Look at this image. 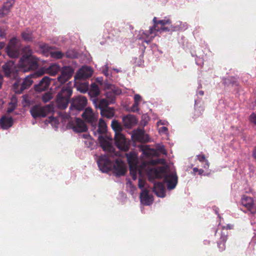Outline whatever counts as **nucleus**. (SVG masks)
<instances>
[{
  "instance_id": "f257e3e1",
  "label": "nucleus",
  "mask_w": 256,
  "mask_h": 256,
  "mask_svg": "<svg viewBox=\"0 0 256 256\" xmlns=\"http://www.w3.org/2000/svg\"><path fill=\"white\" fill-rule=\"evenodd\" d=\"M158 162V160H155L144 161L141 165L135 166L134 168L130 166V174L132 178L134 180L136 179L138 171L140 175L146 172L150 180L155 178H164V182L167 184L168 188L174 189L178 182V177L176 173L170 172L168 166L156 167L155 164Z\"/></svg>"
},
{
  "instance_id": "f03ea898",
  "label": "nucleus",
  "mask_w": 256,
  "mask_h": 256,
  "mask_svg": "<svg viewBox=\"0 0 256 256\" xmlns=\"http://www.w3.org/2000/svg\"><path fill=\"white\" fill-rule=\"evenodd\" d=\"M54 106L52 103H50L44 106H42L38 104L34 106L30 109V113L32 116L36 119L39 118H44L48 114L54 112Z\"/></svg>"
},
{
  "instance_id": "7ed1b4c3",
  "label": "nucleus",
  "mask_w": 256,
  "mask_h": 256,
  "mask_svg": "<svg viewBox=\"0 0 256 256\" xmlns=\"http://www.w3.org/2000/svg\"><path fill=\"white\" fill-rule=\"evenodd\" d=\"M44 74V72L42 70H39L37 72L28 76L23 80L20 89L18 88L19 85L18 83L16 82H15L13 85L14 92L18 94H21L24 90L28 88L32 84L33 82V81L32 80V78L41 76Z\"/></svg>"
},
{
  "instance_id": "20e7f679",
  "label": "nucleus",
  "mask_w": 256,
  "mask_h": 256,
  "mask_svg": "<svg viewBox=\"0 0 256 256\" xmlns=\"http://www.w3.org/2000/svg\"><path fill=\"white\" fill-rule=\"evenodd\" d=\"M154 26L150 28V33L152 34L154 30L156 32H166L174 30L175 28L171 25V21L168 18H164V20H158L156 18H153Z\"/></svg>"
},
{
  "instance_id": "39448f33",
  "label": "nucleus",
  "mask_w": 256,
  "mask_h": 256,
  "mask_svg": "<svg viewBox=\"0 0 256 256\" xmlns=\"http://www.w3.org/2000/svg\"><path fill=\"white\" fill-rule=\"evenodd\" d=\"M38 59L36 57L20 58L18 65V68L24 72L34 70L38 68Z\"/></svg>"
},
{
  "instance_id": "423d86ee",
  "label": "nucleus",
  "mask_w": 256,
  "mask_h": 256,
  "mask_svg": "<svg viewBox=\"0 0 256 256\" xmlns=\"http://www.w3.org/2000/svg\"><path fill=\"white\" fill-rule=\"evenodd\" d=\"M6 50L10 57L12 58L18 57L20 54V43L16 38H13L10 40L6 48Z\"/></svg>"
},
{
  "instance_id": "0eeeda50",
  "label": "nucleus",
  "mask_w": 256,
  "mask_h": 256,
  "mask_svg": "<svg viewBox=\"0 0 256 256\" xmlns=\"http://www.w3.org/2000/svg\"><path fill=\"white\" fill-rule=\"evenodd\" d=\"M4 76L12 79L16 80L18 78V68L12 60L8 62L2 66Z\"/></svg>"
},
{
  "instance_id": "6e6552de",
  "label": "nucleus",
  "mask_w": 256,
  "mask_h": 256,
  "mask_svg": "<svg viewBox=\"0 0 256 256\" xmlns=\"http://www.w3.org/2000/svg\"><path fill=\"white\" fill-rule=\"evenodd\" d=\"M37 44L42 51L43 54L46 56H50V57L56 59L60 58L62 56V54L61 52L54 51L52 48L47 44L38 42Z\"/></svg>"
},
{
  "instance_id": "1a4fd4ad",
  "label": "nucleus",
  "mask_w": 256,
  "mask_h": 256,
  "mask_svg": "<svg viewBox=\"0 0 256 256\" xmlns=\"http://www.w3.org/2000/svg\"><path fill=\"white\" fill-rule=\"evenodd\" d=\"M98 116V114L94 112L92 109L90 108H86L82 114V118L86 122L90 124L94 128H96Z\"/></svg>"
},
{
  "instance_id": "9d476101",
  "label": "nucleus",
  "mask_w": 256,
  "mask_h": 256,
  "mask_svg": "<svg viewBox=\"0 0 256 256\" xmlns=\"http://www.w3.org/2000/svg\"><path fill=\"white\" fill-rule=\"evenodd\" d=\"M68 128H72L74 131L77 132H84L87 130L86 124L80 118H75L67 126Z\"/></svg>"
},
{
  "instance_id": "9b49d317",
  "label": "nucleus",
  "mask_w": 256,
  "mask_h": 256,
  "mask_svg": "<svg viewBox=\"0 0 256 256\" xmlns=\"http://www.w3.org/2000/svg\"><path fill=\"white\" fill-rule=\"evenodd\" d=\"M115 142L116 146L120 150L124 151H126L128 150L130 144L122 134L118 133L115 134Z\"/></svg>"
},
{
  "instance_id": "f8f14e48",
  "label": "nucleus",
  "mask_w": 256,
  "mask_h": 256,
  "mask_svg": "<svg viewBox=\"0 0 256 256\" xmlns=\"http://www.w3.org/2000/svg\"><path fill=\"white\" fill-rule=\"evenodd\" d=\"M93 73L91 68L88 66H82L76 73L74 78L76 80H84L90 77Z\"/></svg>"
},
{
  "instance_id": "ddd939ff",
  "label": "nucleus",
  "mask_w": 256,
  "mask_h": 256,
  "mask_svg": "<svg viewBox=\"0 0 256 256\" xmlns=\"http://www.w3.org/2000/svg\"><path fill=\"white\" fill-rule=\"evenodd\" d=\"M242 205L244 206L250 213L256 214V204L252 198L244 196L241 200Z\"/></svg>"
},
{
  "instance_id": "4468645a",
  "label": "nucleus",
  "mask_w": 256,
  "mask_h": 256,
  "mask_svg": "<svg viewBox=\"0 0 256 256\" xmlns=\"http://www.w3.org/2000/svg\"><path fill=\"white\" fill-rule=\"evenodd\" d=\"M108 156H102L99 158L97 162L100 170L103 172H106L112 168V163Z\"/></svg>"
},
{
  "instance_id": "2eb2a0df",
  "label": "nucleus",
  "mask_w": 256,
  "mask_h": 256,
  "mask_svg": "<svg viewBox=\"0 0 256 256\" xmlns=\"http://www.w3.org/2000/svg\"><path fill=\"white\" fill-rule=\"evenodd\" d=\"M98 141L104 151H108L111 152L112 150V138H110L108 136H99Z\"/></svg>"
},
{
  "instance_id": "dca6fc26",
  "label": "nucleus",
  "mask_w": 256,
  "mask_h": 256,
  "mask_svg": "<svg viewBox=\"0 0 256 256\" xmlns=\"http://www.w3.org/2000/svg\"><path fill=\"white\" fill-rule=\"evenodd\" d=\"M98 141L104 151H108L111 152L112 150V138H110L108 136H99Z\"/></svg>"
},
{
  "instance_id": "f3484780",
  "label": "nucleus",
  "mask_w": 256,
  "mask_h": 256,
  "mask_svg": "<svg viewBox=\"0 0 256 256\" xmlns=\"http://www.w3.org/2000/svg\"><path fill=\"white\" fill-rule=\"evenodd\" d=\"M114 172L117 176L124 175L126 172L125 164L121 160H116L114 165Z\"/></svg>"
},
{
  "instance_id": "a211bd4d",
  "label": "nucleus",
  "mask_w": 256,
  "mask_h": 256,
  "mask_svg": "<svg viewBox=\"0 0 256 256\" xmlns=\"http://www.w3.org/2000/svg\"><path fill=\"white\" fill-rule=\"evenodd\" d=\"M51 79L48 76H44L38 84L35 86V90L37 92H42L46 90L50 86Z\"/></svg>"
},
{
  "instance_id": "6ab92c4d",
  "label": "nucleus",
  "mask_w": 256,
  "mask_h": 256,
  "mask_svg": "<svg viewBox=\"0 0 256 256\" xmlns=\"http://www.w3.org/2000/svg\"><path fill=\"white\" fill-rule=\"evenodd\" d=\"M14 4V0H7L0 9V18H4L10 12Z\"/></svg>"
},
{
  "instance_id": "aec40b11",
  "label": "nucleus",
  "mask_w": 256,
  "mask_h": 256,
  "mask_svg": "<svg viewBox=\"0 0 256 256\" xmlns=\"http://www.w3.org/2000/svg\"><path fill=\"white\" fill-rule=\"evenodd\" d=\"M87 104V99L82 96H80L74 98L72 105L78 110L83 108Z\"/></svg>"
},
{
  "instance_id": "412c9836",
  "label": "nucleus",
  "mask_w": 256,
  "mask_h": 256,
  "mask_svg": "<svg viewBox=\"0 0 256 256\" xmlns=\"http://www.w3.org/2000/svg\"><path fill=\"white\" fill-rule=\"evenodd\" d=\"M122 122L124 126L130 128L137 124L138 120L134 116L128 114L123 117Z\"/></svg>"
},
{
  "instance_id": "4be33fe9",
  "label": "nucleus",
  "mask_w": 256,
  "mask_h": 256,
  "mask_svg": "<svg viewBox=\"0 0 256 256\" xmlns=\"http://www.w3.org/2000/svg\"><path fill=\"white\" fill-rule=\"evenodd\" d=\"M140 202L144 204L150 205L152 202V198L148 195V191L146 189L142 190L140 194Z\"/></svg>"
},
{
  "instance_id": "5701e85b",
  "label": "nucleus",
  "mask_w": 256,
  "mask_h": 256,
  "mask_svg": "<svg viewBox=\"0 0 256 256\" xmlns=\"http://www.w3.org/2000/svg\"><path fill=\"white\" fill-rule=\"evenodd\" d=\"M132 138L134 140L140 142H146L148 141V136L145 134L142 130H138L134 132L132 136Z\"/></svg>"
},
{
  "instance_id": "b1692460",
  "label": "nucleus",
  "mask_w": 256,
  "mask_h": 256,
  "mask_svg": "<svg viewBox=\"0 0 256 256\" xmlns=\"http://www.w3.org/2000/svg\"><path fill=\"white\" fill-rule=\"evenodd\" d=\"M154 192L158 197L163 198L165 196V188L162 183H154Z\"/></svg>"
},
{
  "instance_id": "393cba45",
  "label": "nucleus",
  "mask_w": 256,
  "mask_h": 256,
  "mask_svg": "<svg viewBox=\"0 0 256 256\" xmlns=\"http://www.w3.org/2000/svg\"><path fill=\"white\" fill-rule=\"evenodd\" d=\"M56 104L58 108L64 110V86H62L61 90L56 96Z\"/></svg>"
},
{
  "instance_id": "a878e982",
  "label": "nucleus",
  "mask_w": 256,
  "mask_h": 256,
  "mask_svg": "<svg viewBox=\"0 0 256 256\" xmlns=\"http://www.w3.org/2000/svg\"><path fill=\"white\" fill-rule=\"evenodd\" d=\"M21 36L22 40L26 42H32L35 38L32 31L28 28L22 32Z\"/></svg>"
},
{
  "instance_id": "bb28decb",
  "label": "nucleus",
  "mask_w": 256,
  "mask_h": 256,
  "mask_svg": "<svg viewBox=\"0 0 256 256\" xmlns=\"http://www.w3.org/2000/svg\"><path fill=\"white\" fill-rule=\"evenodd\" d=\"M13 120L12 118L3 116L0 119V125L2 129H8L12 126Z\"/></svg>"
},
{
  "instance_id": "cd10ccee",
  "label": "nucleus",
  "mask_w": 256,
  "mask_h": 256,
  "mask_svg": "<svg viewBox=\"0 0 256 256\" xmlns=\"http://www.w3.org/2000/svg\"><path fill=\"white\" fill-rule=\"evenodd\" d=\"M130 166L132 168L138 166V156L134 152H130L126 154Z\"/></svg>"
},
{
  "instance_id": "c85d7f7f",
  "label": "nucleus",
  "mask_w": 256,
  "mask_h": 256,
  "mask_svg": "<svg viewBox=\"0 0 256 256\" xmlns=\"http://www.w3.org/2000/svg\"><path fill=\"white\" fill-rule=\"evenodd\" d=\"M156 30H154V32L151 34L150 33V30L148 32H146L144 31H140V38L144 40V41L147 43L150 42L152 39L155 37L156 34Z\"/></svg>"
},
{
  "instance_id": "c756f323",
  "label": "nucleus",
  "mask_w": 256,
  "mask_h": 256,
  "mask_svg": "<svg viewBox=\"0 0 256 256\" xmlns=\"http://www.w3.org/2000/svg\"><path fill=\"white\" fill-rule=\"evenodd\" d=\"M44 73H48L52 76H54L60 70V66L56 64L50 65L44 70L42 68Z\"/></svg>"
},
{
  "instance_id": "7c9ffc66",
  "label": "nucleus",
  "mask_w": 256,
  "mask_h": 256,
  "mask_svg": "<svg viewBox=\"0 0 256 256\" xmlns=\"http://www.w3.org/2000/svg\"><path fill=\"white\" fill-rule=\"evenodd\" d=\"M142 100L141 96L136 94L134 96V103L130 108V111L132 112H139V104Z\"/></svg>"
},
{
  "instance_id": "2f4dec72",
  "label": "nucleus",
  "mask_w": 256,
  "mask_h": 256,
  "mask_svg": "<svg viewBox=\"0 0 256 256\" xmlns=\"http://www.w3.org/2000/svg\"><path fill=\"white\" fill-rule=\"evenodd\" d=\"M88 94L91 97L95 98L98 96L100 94L98 85L95 83L92 84Z\"/></svg>"
},
{
  "instance_id": "473e14b6",
  "label": "nucleus",
  "mask_w": 256,
  "mask_h": 256,
  "mask_svg": "<svg viewBox=\"0 0 256 256\" xmlns=\"http://www.w3.org/2000/svg\"><path fill=\"white\" fill-rule=\"evenodd\" d=\"M114 112L112 108H106L104 109H102L100 110V114L102 116L106 117L107 118H111L114 116Z\"/></svg>"
},
{
  "instance_id": "72a5a7b5",
  "label": "nucleus",
  "mask_w": 256,
  "mask_h": 256,
  "mask_svg": "<svg viewBox=\"0 0 256 256\" xmlns=\"http://www.w3.org/2000/svg\"><path fill=\"white\" fill-rule=\"evenodd\" d=\"M22 56L21 58H28L30 57H36L32 55V50L30 46H24L22 49Z\"/></svg>"
},
{
  "instance_id": "f704fd0d",
  "label": "nucleus",
  "mask_w": 256,
  "mask_h": 256,
  "mask_svg": "<svg viewBox=\"0 0 256 256\" xmlns=\"http://www.w3.org/2000/svg\"><path fill=\"white\" fill-rule=\"evenodd\" d=\"M76 86L77 90L82 93H86L88 90V82L77 84Z\"/></svg>"
},
{
  "instance_id": "c9c22d12",
  "label": "nucleus",
  "mask_w": 256,
  "mask_h": 256,
  "mask_svg": "<svg viewBox=\"0 0 256 256\" xmlns=\"http://www.w3.org/2000/svg\"><path fill=\"white\" fill-rule=\"evenodd\" d=\"M106 129L107 126L106 122L102 119H100L98 122V132L100 134H102L106 131Z\"/></svg>"
},
{
  "instance_id": "e433bc0d",
  "label": "nucleus",
  "mask_w": 256,
  "mask_h": 256,
  "mask_svg": "<svg viewBox=\"0 0 256 256\" xmlns=\"http://www.w3.org/2000/svg\"><path fill=\"white\" fill-rule=\"evenodd\" d=\"M112 127L115 132L116 134L120 133L122 130V127L120 124L116 120H114L112 122Z\"/></svg>"
},
{
  "instance_id": "4c0bfd02",
  "label": "nucleus",
  "mask_w": 256,
  "mask_h": 256,
  "mask_svg": "<svg viewBox=\"0 0 256 256\" xmlns=\"http://www.w3.org/2000/svg\"><path fill=\"white\" fill-rule=\"evenodd\" d=\"M109 104V102L106 99H102L98 102V108L102 110V109H104L105 108H108V105Z\"/></svg>"
},
{
  "instance_id": "58836bf2",
  "label": "nucleus",
  "mask_w": 256,
  "mask_h": 256,
  "mask_svg": "<svg viewBox=\"0 0 256 256\" xmlns=\"http://www.w3.org/2000/svg\"><path fill=\"white\" fill-rule=\"evenodd\" d=\"M74 72V70L70 66H65V79L70 78Z\"/></svg>"
},
{
  "instance_id": "ea45409f",
  "label": "nucleus",
  "mask_w": 256,
  "mask_h": 256,
  "mask_svg": "<svg viewBox=\"0 0 256 256\" xmlns=\"http://www.w3.org/2000/svg\"><path fill=\"white\" fill-rule=\"evenodd\" d=\"M52 98V93L50 92H48L44 93L42 98V100L43 102H49L50 100H51Z\"/></svg>"
},
{
  "instance_id": "a19ab883",
  "label": "nucleus",
  "mask_w": 256,
  "mask_h": 256,
  "mask_svg": "<svg viewBox=\"0 0 256 256\" xmlns=\"http://www.w3.org/2000/svg\"><path fill=\"white\" fill-rule=\"evenodd\" d=\"M198 159L200 162H205V164L204 166V168H208L209 167V163L208 160H206L205 156L203 154H200L198 156Z\"/></svg>"
},
{
  "instance_id": "79ce46f5",
  "label": "nucleus",
  "mask_w": 256,
  "mask_h": 256,
  "mask_svg": "<svg viewBox=\"0 0 256 256\" xmlns=\"http://www.w3.org/2000/svg\"><path fill=\"white\" fill-rule=\"evenodd\" d=\"M112 91L113 93L114 94H120L121 93V90H119L118 88H116L112 84H108L106 88Z\"/></svg>"
},
{
  "instance_id": "37998d69",
  "label": "nucleus",
  "mask_w": 256,
  "mask_h": 256,
  "mask_svg": "<svg viewBox=\"0 0 256 256\" xmlns=\"http://www.w3.org/2000/svg\"><path fill=\"white\" fill-rule=\"evenodd\" d=\"M150 118L147 114H144L142 116L141 120V124L145 126L148 124Z\"/></svg>"
},
{
  "instance_id": "c03bdc74",
  "label": "nucleus",
  "mask_w": 256,
  "mask_h": 256,
  "mask_svg": "<svg viewBox=\"0 0 256 256\" xmlns=\"http://www.w3.org/2000/svg\"><path fill=\"white\" fill-rule=\"evenodd\" d=\"M250 122L256 126V113L252 112L249 116Z\"/></svg>"
},
{
  "instance_id": "a18cd8bd",
  "label": "nucleus",
  "mask_w": 256,
  "mask_h": 256,
  "mask_svg": "<svg viewBox=\"0 0 256 256\" xmlns=\"http://www.w3.org/2000/svg\"><path fill=\"white\" fill-rule=\"evenodd\" d=\"M9 105L10 108L14 107V109H15L17 106V100L16 98H12L11 100V102L9 104Z\"/></svg>"
},
{
  "instance_id": "49530a36",
  "label": "nucleus",
  "mask_w": 256,
  "mask_h": 256,
  "mask_svg": "<svg viewBox=\"0 0 256 256\" xmlns=\"http://www.w3.org/2000/svg\"><path fill=\"white\" fill-rule=\"evenodd\" d=\"M65 97L66 96H70L72 94V90L70 88L66 87L65 88Z\"/></svg>"
},
{
  "instance_id": "de8ad7c7",
  "label": "nucleus",
  "mask_w": 256,
  "mask_h": 256,
  "mask_svg": "<svg viewBox=\"0 0 256 256\" xmlns=\"http://www.w3.org/2000/svg\"><path fill=\"white\" fill-rule=\"evenodd\" d=\"M144 185H145V181L141 178H139L138 184V186L139 188H144Z\"/></svg>"
},
{
  "instance_id": "09e8293b",
  "label": "nucleus",
  "mask_w": 256,
  "mask_h": 256,
  "mask_svg": "<svg viewBox=\"0 0 256 256\" xmlns=\"http://www.w3.org/2000/svg\"><path fill=\"white\" fill-rule=\"evenodd\" d=\"M168 130L167 128H166L165 126H162V127L158 128V132H160V133L166 134V133H167Z\"/></svg>"
},
{
  "instance_id": "8fccbe9b",
  "label": "nucleus",
  "mask_w": 256,
  "mask_h": 256,
  "mask_svg": "<svg viewBox=\"0 0 256 256\" xmlns=\"http://www.w3.org/2000/svg\"><path fill=\"white\" fill-rule=\"evenodd\" d=\"M158 150L160 152H161L163 154H166V150L164 148V146H160L158 147Z\"/></svg>"
},
{
  "instance_id": "3c124183",
  "label": "nucleus",
  "mask_w": 256,
  "mask_h": 256,
  "mask_svg": "<svg viewBox=\"0 0 256 256\" xmlns=\"http://www.w3.org/2000/svg\"><path fill=\"white\" fill-rule=\"evenodd\" d=\"M193 171L194 172H198L200 174H202L204 172V170L202 169H198L196 168H193Z\"/></svg>"
},
{
  "instance_id": "603ef678",
  "label": "nucleus",
  "mask_w": 256,
  "mask_h": 256,
  "mask_svg": "<svg viewBox=\"0 0 256 256\" xmlns=\"http://www.w3.org/2000/svg\"><path fill=\"white\" fill-rule=\"evenodd\" d=\"M48 118H49L50 122L51 123L54 122V124H56L58 121L56 118H54L53 116H50Z\"/></svg>"
},
{
  "instance_id": "864d4df0",
  "label": "nucleus",
  "mask_w": 256,
  "mask_h": 256,
  "mask_svg": "<svg viewBox=\"0 0 256 256\" xmlns=\"http://www.w3.org/2000/svg\"><path fill=\"white\" fill-rule=\"evenodd\" d=\"M167 123H168V122H162V120H160V121L158 122H157V126H160V124H162V125H166V124H167Z\"/></svg>"
},
{
  "instance_id": "5fc2aeb1",
  "label": "nucleus",
  "mask_w": 256,
  "mask_h": 256,
  "mask_svg": "<svg viewBox=\"0 0 256 256\" xmlns=\"http://www.w3.org/2000/svg\"><path fill=\"white\" fill-rule=\"evenodd\" d=\"M63 78H64V66L62 68L60 78L62 80Z\"/></svg>"
},
{
  "instance_id": "6e6d98bb",
  "label": "nucleus",
  "mask_w": 256,
  "mask_h": 256,
  "mask_svg": "<svg viewBox=\"0 0 256 256\" xmlns=\"http://www.w3.org/2000/svg\"><path fill=\"white\" fill-rule=\"evenodd\" d=\"M14 107L12 108H10V106L8 108V110H7V112L8 113H10L12 112L14 110Z\"/></svg>"
},
{
  "instance_id": "4d7b16f0",
  "label": "nucleus",
  "mask_w": 256,
  "mask_h": 256,
  "mask_svg": "<svg viewBox=\"0 0 256 256\" xmlns=\"http://www.w3.org/2000/svg\"><path fill=\"white\" fill-rule=\"evenodd\" d=\"M2 82H3V76L1 74H0V88H2Z\"/></svg>"
},
{
  "instance_id": "13d9d810",
  "label": "nucleus",
  "mask_w": 256,
  "mask_h": 256,
  "mask_svg": "<svg viewBox=\"0 0 256 256\" xmlns=\"http://www.w3.org/2000/svg\"><path fill=\"white\" fill-rule=\"evenodd\" d=\"M155 153V152L154 150H150V152H146L147 154H153Z\"/></svg>"
},
{
  "instance_id": "bf43d9fd",
  "label": "nucleus",
  "mask_w": 256,
  "mask_h": 256,
  "mask_svg": "<svg viewBox=\"0 0 256 256\" xmlns=\"http://www.w3.org/2000/svg\"><path fill=\"white\" fill-rule=\"evenodd\" d=\"M254 156L256 158V148L254 149L253 152Z\"/></svg>"
},
{
  "instance_id": "052dcab7",
  "label": "nucleus",
  "mask_w": 256,
  "mask_h": 256,
  "mask_svg": "<svg viewBox=\"0 0 256 256\" xmlns=\"http://www.w3.org/2000/svg\"><path fill=\"white\" fill-rule=\"evenodd\" d=\"M82 136L84 138H88V137L90 136L89 135H88V134H83Z\"/></svg>"
},
{
  "instance_id": "680f3d73",
  "label": "nucleus",
  "mask_w": 256,
  "mask_h": 256,
  "mask_svg": "<svg viewBox=\"0 0 256 256\" xmlns=\"http://www.w3.org/2000/svg\"><path fill=\"white\" fill-rule=\"evenodd\" d=\"M200 94L202 95L204 94V92H200Z\"/></svg>"
},
{
  "instance_id": "e2e57ef3",
  "label": "nucleus",
  "mask_w": 256,
  "mask_h": 256,
  "mask_svg": "<svg viewBox=\"0 0 256 256\" xmlns=\"http://www.w3.org/2000/svg\"><path fill=\"white\" fill-rule=\"evenodd\" d=\"M114 70H116L117 72H119L120 70H116V69H114Z\"/></svg>"
},
{
  "instance_id": "0e129e2a",
  "label": "nucleus",
  "mask_w": 256,
  "mask_h": 256,
  "mask_svg": "<svg viewBox=\"0 0 256 256\" xmlns=\"http://www.w3.org/2000/svg\"><path fill=\"white\" fill-rule=\"evenodd\" d=\"M106 96L107 97H108V93H106Z\"/></svg>"
},
{
  "instance_id": "69168bd1",
  "label": "nucleus",
  "mask_w": 256,
  "mask_h": 256,
  "mask_svg": "<svg viewBox=\"0 0 256 256\" xmlns=\"http://www.w3.org/2000/svg\"><path fill=\"white\" fill-rule=\"evenodd\" d=\"M0 36H3V35H2L1 33L0 34Z\"/></svg>"
}]
</instances>
